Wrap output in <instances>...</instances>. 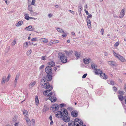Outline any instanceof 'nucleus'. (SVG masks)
I'll use <instances>...</instances> for the list:
<instances>
[{
    "label": "nucleus",
    "instance_id": "f257e3e1",
    "mask_svg": "<svg viewBox=\"0 0 126 126\" xmlns=\"http://www.w3.org/2000/svg\"><path fill=\"white\" fill-rule=\"evenodd\" d=\"M58 57L62 63H65L67 62V57L65 56L64 53L62 52L58 53Z\"/></svg>",
    "mask_w": 126,
    "mask_h": 126
},
{
    "label": "nucleus",
    "instance_id": "f03ea898",
    "mask_svg": "<svg viewBox=\"0 0 126 126\" xmlns=\"http://www.w3.org/2000/svg\"><path fill=\"white\" fill-rule=\"evenodd\" d=\"M94 72L96 75L100 74V77L104 79H107V76L105 73H103L102 71L99 69H96L94 70Z\"/></svg>",
    "mask_w": 126,
    "mask_h": 126
},
{
    "label": "nucleus",
    "instance_id": "7ed1b4c3",
    "mask_svg": "<svg viewBox=\"0 0 126 126\" xmlns=\"http://www.w3.org/2000/svg\"><path fill=\"white\" fill-rule=\"evenodd\" d=\"M74 125L75 126H83V123L82 121L78 118H76L74 120Z\"/></svg>",
    "mask_w": 126,
    "mask_h": 126
},
{
    "label": "nucleus",
    "instance_id": "20e7f679",
    "mask_svg": "<svg viewBox=\"0 0 126 126\" xmlns=\"http://www.w3.org/2000/svg\"><path fill=\"white\" fill-rule=\"evenodd\" d=\"M43 94L45 96L49 97L52 95V93L51 90H47L44 92Z\"/></svg>",
    "mask_w": 126,
    "mask_h": 126
},
{
    "label": "nucleus",
    "instance_id": "39448f33",
    "mask_svg": "<svg viewBox=\"0 0 126 126\" xmlns=\"http://www.w3.org/2000/svg\"><path fill=\"white\" fill-rule=\"evenodd\" d=\"M52 71V68L50 66H47L45 68V71L48 74L51 73Z\"/></svg>",
    "mask_w": 126,
    "mask_h": 126
},
{
    "label": "nucleus",
    "instance_id": "423d86ee",
    "mask_svg": "<svg viewBox=\"0 0 126 126\" xmlns=\"http://www.w3.org/2000/svg\"><path fill=\"white\" fill-rule=\"evenodd\" d=\"M44 88L46 89H49L50 90L53 89V87L51 86H50L49 82H46L44 85Z\"/></svg>",
    "mask_w": 126,
    "mask_h": 126
},
{
    "label": "nucleus",
    "instance_id": "0eeeda50",
    "mask_svg": "<svg viewBox=\"0 0 126 126\" xmlns=\"http://www.w3.org/2000/svg\"><path fill=\"white\" fill-rule=\"evenodd\" d=\"M52 108L53 110L54 111H57L59 109V107L58 105L57 104H54L52 105Z\"/></svg>",
    "mask_w": 126,
    "mask_h": 126
},
{
    "label": "nucleus",
    "instance_id": "6e6552de",
    "mask_svg": "<svg viewBox=\"0 0 126 126\" xmlns=\"http://www.w3.org/2000/svg\"><path fill=\"white\" fill-rule=\"evenodd\" d=\"M61 111L62 115H63V117L65 116L66 115H68V112L66 109H61Z\"/></svg>",
    "mask_w": 126,
    "mask_h": 126
},
{
    "label": "nucleus",
    "instance_id": "1a4fd4ad",
    "mask_svg": "<svg viewBox=\"0 0 126 126\" xmlns=\"http://www.w3.org/2000/svg\"><path fill=\"white\" fill-rule=\"evenodd\" d=\"M63 119L64 121L67 122L70 121V118L68 116V115H66L63 117Z\"/></svg>",
    "mask_w": 126,
    "mask_h": 126
},
{
    "label": "nucleus",
    "instance_id": "9d476101",
    "mask_svg": "<svg viewBox=\"0 0 126 126\" xmlns=\"http://www.w3.org/2000/svg\"><path fill=\"white\" fill-rule=\"evenodd\" d=\"M125 9H123L120 12V16H119V17L121 18L123 17L125 15Z\"/></svg>",
    "mask_w": 126,
    "mask_h": 126
},
{
    "label": "nucleus",
    "instance_id": "9b49d317",
    "mask_svg": "<svg viewBox=\"0 0 126 126\" xmlns=\"http://www.w3.org/2000/svg\"><path fill=\"white\" fill-rule=\"evenodd\" d=\"M56 116L58 118H60L63 116L61 111H58L57 112V113L56 115Z\"/></svg>",
    "mask_w": 126,
    "mask_h": 126
},
{
    "label": "nucleus",
    "instance_id": "f8f14e48",
    "mask_svg": "<svg viewBox=\"0 0 126 126\" xmlns=\"http://www.w3.org/2000/svg\"><path fill=\"white\" fill-rule=\"evenodd\" d=\"M71 114L73 117H75L78 116V113L76 111H73L71 112Z\"/></svg>",
    "mask_w": 126,
    "mask_h": 126
},
{
    "label": "nucleus",
    "instance_id": "ddd939ff",
    "mask_svg": "<svg viewBox=\"0 0 126 126\" xmlns=\"http://www.w3.org/2000/svg\"><path fill=\"white\" fill-rule=\"evenodd\" d=\"M52 77L51 75H47L46 76L45 78L46 79V80H47V81H49L51 80L52 79Z\"/></svg>",
    "mask_w": 126,
    "mask_h": 126
},
{
    "label": "nucleus",
    "instance_id": "4468645a",
    "mask_svg": "<svg viewBox=\"0 0 126 126\" xmlns=\"http://www.w3.org/2000/svg\"><path fill=\"white\" fill-rule=\"evenodd\" d=\"M48 99L50 100L52 102H55L57 100L56 97L53 96H50L48 98Z\"/></svg>",
    "mask_w": 126,
    "mask_h": 126
},
{
    "label": "nucleus",
    "instance_id": "2eb2a0df",
    "mask_svg": "<svg viewBox=\"0 0 126 126\" xmlns=\"http://www.w3.org/2000/svg\"><path fill=\"white\" fill-rule=\"evenodd\" d=\"M118 58L122 62H125L126 61L125 59L120 55H118Z\"/></svg>",
    "mask_w": 126,
    "mask_h": 126
},
{
    "label": "nucleus",
    "instance_id": "dca6fc26",
    "mask_svg": "<svg viewBox=\"0 0 126 126\" xmlns=\"http://www.w3.org/2000/svg\"><path fill=\"white\" fill-rule=\"evenodd\" d=\"M108 63L111 66H116V64L113 61H109L108 62Z\"/></svg>",
    "mask_w": 126,
    "mask_h": 126
},
{
    "label": "nucleus",
    "instance_id": "f3484780",
    "mask_svg": "<svg viewBox=\"0 0 126 126\" xmlns=\"http://www.w3.org/2000/svg\"><path fill=\"white\" fill-rule=\"evenodd\" d=\"M40 40L41 42L47 43L48 42V40L45 38H41L40 39Z\"/></svg>",
    "mask_w": 126,
    "mask_h": 126
},
{
    "label": "nucleus",
    "instance_id": "a211bd4d",
    "mask_svg": "<svg viewBox=\"0 0 126 126\" xmlns=\"http://www.w3.org/2000/svg\"><path fill=\"white\" fill-rule=\"evenodd\" d=\"M32 26H30L26 28L25 29L27 30L30 31H33V28H32Z\"/></svg>",
    "mask_w": 126,
    "mask_h": 126
},
{
    "label": "nucleus",
    "instance_id": "6ab92c4d",
    "mask_svg": "<svg viewBox=\"0 0 126 126\" xmlns=\"http://www.w3.org/2000/svg\"><path fill=\"white\" fill-rule=\"evenodd\" d=\"M59 42V41L58 40H54L53 41V42H50V44L49 43L48 44V45L49 46H50L51 44H55L58 43Z\"/></svg>",
    "mask_w": 126,
    "mask_h": 126
},
{
    "label": "nucleus",
    "instance_id": "aec40b11",
    "mask_svg": "<svg viewBox=\"0 0 126 126\" xmlns=\"http://www.w3.org/2000/svg\"><path fill=\"white\" fill-rule=\"evenodd\" d=\"M19 76V74H17L16 75V77L15 79V81L14 82V84H15L16 85V84L17 83V80L18 79Z\"/></svg>",
    "mask_w": 126,
    "mask_h": 126
},
{
    "label": "nucleus",
    "instance_id": "412c9836",
    "mask_svg": "<svg viewBox=\"0 0 126 126\" xmlns=\"http://www.w3.org/2000/svg\"><path fill=\"white\" fill-rule=\"evenodd\" d=\"M35 103L36 105H38L39 103V99L38 96H36V98L35 100Z\"/></svg>",
    "mask_w": 126,
    "mask_h": 126
},
{
    "label": "nucleus",
    "instance_id": "4be33fe9",
    "mask_svg": "<svg viewBox=\"0 0 126 126\" xmlns=\"http://www.w3.org/2000/svg\"><path fill=\"white\" fill-rule=\"evenodd\" d=\"M6 77H3L1 82L2 84H5V81L6 80Z\"/></svg>",
    "mask_w": 126,
    "mask_h": 126
},
{
    "label": "nucleus",
    "instance_id": "5701e85b",
    "mask_svg": "<svg viewBox=\"0 0 126 126\" xmlns=\"http://www.w3.org/2000/svg\"><path fill=\"white\" fill-rule=\"evenodd\" d=\"M74 122L73 121H71L68 123V126H75Z\"/></svg>",
    "mask_w": 126,
    "mask_h": 126
},
{
    "label": "nucleus",
    "instance_id": "b1692460",
    "mask_svg": "<svg viewBox=\"0 0 126 126\" xmlns=\"http://www.w3.org/2000/svg\"><path fill=\"white\" fill-rule=\"evenodd\" d=\"M23 24V21H19L17 24L16 25V27H18L21 25Z\"/></svg>",
    "mask_w": 126,
    "mask_h": 126
},
{
    "label": "nucleus",
    "instance_id": "393cba45",
    "mask_svg": "<svg viewBox=\"0 0 126 126\" xmlns=\"http://www.w3.org/2000/svg\"><path fill=\"white\" fill-rule=\"evenodd\" d=\"M23 112L24 116L26 117H27L28 116V112L26 110H24L23 111Z\"/></svg>",
    "mask_w": 126,
    "mask_h": 126
},
{
    "label": "nucleus",
    "instance_id": "a878e982",
    "mask_svg": "<svg viewBox=\"0 0 126 126\" xmlns=\"http://www.w3.org/2000/svg\"><path fill=\"white\" fill-rule=\"evenodd\" d=\"M27 117L26 118V120L27 124H28L29 125H31V121Z\"/></svg>",
    "mask_w": 126,
    "mask_h": 126
},
{
    "label": "nucleus",
    "instance_id": "bb28decb",
    "mask_svg": "<svg viewBox=\"0 0 126 126\" xmlns=\"http://www.w3.org/2000/svg\"><path fill=\"white\" fill-rule=\"evenodd\" d=\"M97 66L96 64H91V67L92 69H94V70L96 69Z\"/></svg>",
    "mask_w": 126,
    "mask_h": 126
},
{
    "label": "nucleus",
    "instance_id": "cd10ccee",
    "mask_svg": "<svg viewBox=\"0 0 126 126\" xmlns=\"http://www.w3.org/2000/svg\"><path fill=\"white\" fill-rule=\"evenodd\" d=\"M45 81V80L44 79H42L41 81L40 82L41 85L42 86H44L45 84L46 83Z\"/></svg>",
    "mask_w": 126,
    "mask_h": 126
},
{
    "label": "nucleus",
    "instance_id": "c85d7f7f",
    "mask_svg": "<svg viewBox=\"0 0 126 126\" xmlns=\"http://www.w3.org/2000/svg\"><path fill=\"white\" fill-rule=\"evenodd\" d=\"M48 64L49 65H51V66H54L55 64V63L53 61H51L49 62Z\"/></svg>",
    "mask_w": 126,
    "mask_h": 126
},
{
    "label": "nucleus",
    "instance_id": "c756f323",
    "mask_svg": "<svg viewBox=\"0 0 126 126\" xmlns=\"http://www.w3.org/2000/svg\"><path fill=\"white\" fill-rule=\"evenodd\" d=\"M123 95H119L118 96L119 99L121 101H123L124 99V98L123 96Z\"/></svg>",
    "mask_w": 126,
    "mask_h": 126
},
{
    "label": "nucleus",
    "instance_id": "7c9ffc66",
    "mask_svg": "<svg viewBox=\"0 0 126 126\" xmlns=\"http://www.w3.org/2000/svg\"><path fill=\"white\" fill-rule=\"evenodd\" d=\"M83 61L84 63L85 64L88 63H89V61L87 59H83Z\"/></svg>",
    "mask_w": 126,
    "mask_h": 126
},
{
    "label": "nucleus",
    "instance_id": "2f4dec72",
    "mask_svg": "<svg viewBox=\"0 0 126 126\" xmlns=\"http://www.w3.org/2000/svg\"><path fill=\"white\" fill-rule=\"evenodd\" d=\"M57 29L58 31L60 32L61 33H64V32L63 30L61 29L60 28H57Z\"/></svg>",
    "mask_w": 126,
    "mask_h": 126
},
{
    "label": "nucleus",
    "instance_id": "473e14b6",
    "mask_svg": "<svg viewBox=\"0 0 126 126\" xmlns=\"http://www.w3.org/2000/svg\"><path fill=\"white\" fill-rule=\"evenodd\" d=\"M36 83L35 81H34L32 82L29 85V86L30 87H32Z\"/></svg>",
    "mask_w": 126,
    "mask_h": 126
},
{
    "label": "nucleus",
    "instance_id": "72a5a7b5",
    "mask_svg": "<svg viewBox=\"0 0 126 126\" xmlns=\"http://www.w3.org/2000/svg\"><path fill=\"white\" fill-rule=\"evenodd\" d=\"M28 46V43L27 42L24 43L23 45V47L25 48H27Z\"/></svg>",
    "mask_w": 126,
    "mask_h": 126
},
{
    "label": "nucleus",
    "instance_id": "f704fd0d",
    "mask_svg": "<svg viewBox=\"0 0 126 126\" xmlns=\"http://www.w3.org/2000/svg\"><path fill=\"white\" fill-rule=\"evenodd\" d=\"M28 14H25L24 15L25 17V18L27 20H28L30 19V17L29 16Z\"/></svg>",
    "mask_w": 126,
    "mask_h": 126
},
{
    "label": "nucleus",
    "instance_id": "c9c22d12",
    "mask_svg": "<svg viewBox=\"0 0 126 126\" xmlns=\"http://www.w3.org/2000/svg\"><path fill=\"white\" fill-rule=\"evenodd\" d=\"M32 51L31 49H30L26 53V54L27 56L30 55Z\"/></svg>",
    "mask_w": 126,
    "mask_h": 126
},
{
    "label": "nucleus",
    "instance_id": "e433bc0d",
    "mask_svg": "<svg viewBox=\"0 0 126 126\" xmlns=\"http://www.w3.org/2000/svg\"><path fill=\"white\" fill-rule=\"evenodd\" d=\"M28 9L30 12L32 11V6L31 5H28Z\"/></svg>",
    "mask_w": 126,
    "mask_h": 126
},
{
    "label": "nucleus",
    "instance_id": "4c0bfd02",
    "mask_svg": "<svg viewBox=\"0 0 126 126\" xmlns=\"http://www.w3.org/2000/svg\"><path fill=\"white\" fill-rule=\"evenodd\" d=\"M76 56L78 57H79L80 56V54L79 52L77 51L75 52V54Z\"/></svg>",
    "mask_w": 126,
    "mask_h": 126
},
{
    "label": "nucleus",
    "instance_id": "58836bf2",
    "mask_svg": "<svg viewBox=\"0 0 126 126\" xmlns=\"http://www.w3.org/2000/svg\"><path fill=\"white\" fill-rule=\"evenodd\" d=\"M118 93L120 95H123L124 94V92L123 91H118Z\"/></svg>",
    "mask_w": 126,
    "mask_h": 126
},
{
    "label": "nucleus",
    "instance_id": "ea45409f",
    "mask_svg": "<svg viewBox=\"0 0 126 126\" xmlns=\"http://www.w3.org/2000/svg\"><path fill=\"white\" fill-rule=\"evenodd\" d=\"M11 75L10 74H9L6 79V81H8L9 80V79Z\"/></svg>",
    "mask_w": 126,
    "mask_h": 126
},
{
    "label": "nucleus",
    "instance_id": "a19ab883",
    "mask_svg": "<svg viewBox=\"0 0 126 126\" xmlns=\"http://www.w3.org/2000/svg\"><path fill=\"white\" fill-rule=\"evenodd\" d=\"M119 42L118 41V42H116L115 44L114 45V46L115 47H117V46H118L119 45Z\"/></svg>",
    "mask_w": 126,
    "mask_h": 126
},
{
    "label": "nucleus",
    "instance_id": "79ce46f5",
    "mask_svg": "<svg viewBox=\"0 0 126 126\" xmlns=\"http://www.w3.org/2000/svg\"><path fill=\"white\" fill-rule=\"evenodd\" d=\"M37 41V39L36 38H32L31 39V41L32 42H34Z\"/></svg>",
    "mask_w": 126,
    "mask_h": 126
},
{
    "label": "nucleus",
    "instance_id": "37998d69",
    "mask_svg": "<svg viewBox=\"0 0 126 126\" xmlns=\"http://www.w3.org/2000/svg\"><path fill=\"white\" fill-rule=\"evenodd\" d=\"M113 53L114 55L117 57L118 58V55L116 53L114 52V50H113Z\"/></svg>",
    "mask_w": 126,
    "mask_h": 126
},
{
    "label": "nucleus",
    "instance_id": "c03bdc74",
    "mask_svg": "<svg viewBox=\"0 0 126 126\" xmlns=\"http://www.w3.org/2000/svg\"><path fill=\"white\" fill-rule=\"evenodd\" d=\"M64 34H63L62 35V37L63 38L66 37L67 36V35L66 34V33H64Z\"/></svg>",
    "mask_w": 126,
    "mask_h": 126
},
{
    "label": "nucleus",
    "instance_id": "a18cd8bd",
    "mask_svg": "<svg viewBox=\"0 0 126 126\" xmlns=\"http://www.w3.org/2000/svg\"><path fill=\"white\" fill-rule=\"evenodd\" d=\"M35 0H32L31 4L32 5H34V4Z\"/></svg>",
    "mask_w": 126,
    "mask_h": 126
},
{
    "label": "nucleus",
    "instance_id": "49530a36",
    "mask_svg": "<svg viewBox=\"0 0 126 126\" xmlns=\"http://www.w3.org/2000/svg\"><path fill=\"white\" fill-rule=\"evenodd\" d=\"M45 56H42L41 57V59L43 60H45Z\"/></svg>",
    "mask_w": 126,
    "mask_h": 126
},
{
    "label": "nucleus",
    "instance_id": "de8ad7c7",
    "mask_svg": "<svg viewBox=\"0 0 126 126\" xmlns=\"http://www.w3.org/2000/svg\"><path fill=\"white\" fill-rule=\"evenodd\" d=\"M101 32L102 34V35H103L104 33V30L103 29H102L101 30Z\"/></svg>",
    "mask_w": 126,
    "mask_h": 126
},
{
    "label": "nucleus",
    "instance_id": "09e8293b",
    "mask_svg": "<svg viewBox=\"0 0 126 126\" xmlns=\"http://www.w3.org/2000/svg\"><path fill=\"white\" fill-rule=\"evenodd\" d=\"M87 75V74H84V75H83L82 76V78H85L86 77V76Z\"/></svg>",
    "mask_w": 126,
    "mask_h": 126
},
{
    "label": "nucleus",
    "instance_id": "8fccbe9b",
    "mask_svg": "<svg viewBox=\"0 0 126 126\" xmlns=\"http://www.w3.org/2000/svg\"><path fill=\"white\" fill-rule=\"evenodd\" d=\"M87 24H90L91 23V21L90 19H87Z\"/></svg>",
    "mask_w": 126,
    "mask_h": 126
},
{
    "label": "nucleus",
    "instance_id": "3c124183",
    "mask_svg": "<svg viewBox=\"0 0 126 126\" xmlns=\"http://www.w3.org/2000/svg\"><path fill=\"white\" fill-rule=\"evenodd\" d=\"M113 90L116 92L117 91V88L115 86L113 87Z\"/></svg>",
    "mask_w": 126,
    "mask_h": 126
},
{
    "label": "nucleus",
    "instance_id": "603ef678",
    "mask_svg": "<svg viewBox=\"0 0 126 126\" xmlns=\"http://www.w3.org/2000/svg\"><path fill=\"white\" fill-rule=\"evenodd\" d=\"M44 67V65H43L41 66L40 67H39V69H43Z\"/></svg>",
    "mask_w": 126,
    "mask_h": 126
},
{
    "label": "nucleus",
    "instance_id": "864d4df0",
    "mask_svg": "<svg viewBox=\"0 0 126 126\" xmlns=\"http://www.w3.org/2000/svg\"><path fill=\"white\" fill-rule=\"evenodd\" d=\"M87 25L88 28H90H90H91V23H90V24H89V23L87 24Z\"/></svg>",
    "mask_w": 126,
    "mask_h": 126
},
{
    "label": "nucleus",
    "instance_id": "5fc2aeb1",
    "mask_svg": "<svg viewBox=\"0 0 126 126\" xmlns=\"http://www.w3.org/2000/svg\"><path fill=\"white\" fill-rule=\"evenodd\" d=\"M82 7L80 6H79V10L80 11H81L82 10Z\"/></svg>",
    "mask_w": 126,
    "mask_h": 126
},
{
    "label": "nucleus",
    "instance_id": "6e6d98bb",
    "mask_svg": "<svg viewBox=\"0 0 126 126\" xmlns=\"http://www.w3.org/2000/svg\"><path fill=\"white\" fill-rule=\"evenodd\" d=\"M92 17V15H91V14H90V15H88L87 17V18H91Z\"/></svg>",
    "mask_w": 126,
    "mask_h": 126
},
{
    "label": "nucleus",
    "instance_id": "4d7b16f0",
    "mask_svg": "<svg viewBox=\"0 0 126 126\" xmlns=\"http://www.w3.org/2000/svg\"><path fill=\"white\" fill-rule=\"evenodd\" d=\"M110 84L112 85H113L114 84V82L113 81H110Z\"/></svg>",
    "mask_w": 126,
    "mask_h": 126
},
{
    "label": "nucleus",
    "instance_id": "13d9d810",
    "mask_svg": "<svg viewBox=\"0 0 126 126\" xmlns=\"http://www.w3.org/2000/svg\"><path fill=\"white\" fill-rule=\"evenodd\" d=\"M16 43V41L15 40H14L12 42V45H14Z\"/></svg>",
    "mask_w": 126,
    "mask_h": 126
},
{
    "label": "nucleus",
    "instance_id": "bf43d9fd",
    "mask_svg": "<svg viewBox=\"0 0 126 126\" xmlns=\"http://www.w3.org/2000/svg\"><path fill=\"white\" fill-rule=\"evenodd\" d=\"M52 14H48V16L49 18H50L52 16Z\"/></svg>",
    "mask_w": 126,
    "mask_h": 126
},
{
    "label": "nucleus",
    "instance_id": "052dcab7",
    "mask_svg": "<svg viewBox=\"0 0 126 126\" xmlns=\"http://www.w3.org/2000/svg\"><path fill=\"white\" fill-rule=\"evenodd\" d=\"M53 69L54 70L56 71L57 70V68L56 67H54L53 68Z\"/></svg>",
    "mask_w": 126,
    "mask_h": 126
},
{
    "label": "nucleus",
    "instance_id": "680f3d73",
    "mask_svg": "<svg viewBox=\"0 0 126 126\" xmlns=\"http://www.w3.org/2000/svg\"><path fill=\"white\" fill-rule=\"evenodd\" d=\"M53 122L52 120L51 121V122L50 123V124L51 125L53 124Z\"/></svg>",
    "mask_w": 126,
    "mask_h": 126
},
{
    "label": "nucleus",
    "instance_id": "e2e57ef3",
    "mask_svg": "<svg viewBox=\"0 0 126 126\" xmlns=\"http://www.w3.org/2000/svg\"><path fill=\"white\" fill-rule=\"evenodd\" d=\"M69 11L72 14H74V11H72L71 10H69Z\"/></svg>",
    "mask_w": 126,
    "mask_h": 126
},
{
    "label": "nucleus",
    "instance_id": "0e129e2a",
    "mask_svg": "<svg viewBox=\"0 0 126 126\" xmlns=\"http://www.w3.org/2000/svg\"><path fill=\"white\" fill-rule=\"evenodd\" d=\"M124 90L126 92V84L125 85Z\"/></svg>",
    "mask_w": 126,
    "mask_h": 126
},
{
    "label": "nucleus",
    "instance_id": "69168bd1",
    "mask_svg": "<svg viewBox=\"0 0 126 126\" xmlns=\"http://www.w3.org/2000/svg\"><path fill=\"white\" fill-rule=\"evenodd\" d=\"M105 55V56H107L108 54V53L107 52H104Z\"/></svg>",
    "mask_w": 126,
    "mask_h": 126
},
{
    "label": "nucleus",
    "instance_id": "338daca9",
    "mask_svg": "<svg viewBox=\"0 0 126 126\" xmlns=\"http://www.w3.org/2000/svg\"><path fill=\"white\" fill-rule=\"evenodd\" d=\"M60 105V106L61 107H62L64 106V105L63 104H61Z\"/></svg>",
    "mask_w": 126,
    "mask_h": 126
},
{
    "label": "nucleus",
    "instance_id": "774afa93",
    "mask_svg": "<svg viewBox=\"0 0 126 126\" xmlns=\"http://www.w3.org/2000/svg\"><path fill=\"white\" fill-rule=\"evenodd\" d=\"M72 34L73 36H75V33L74 32H72Z\"/></svg>",
    "mask_w": 126,
    "mask_h": 126
}]
</instances>
